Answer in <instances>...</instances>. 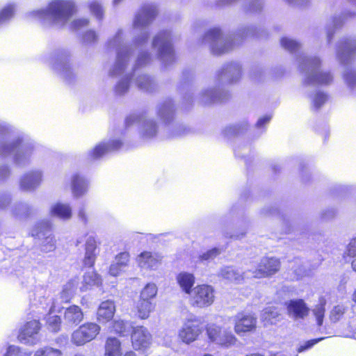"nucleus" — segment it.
I'll return each mask as SVG.
<instances>
[{
  "label": "nucleus",
  "mask_w": 356,
  "mask_h": 356,
  "mask_svg": "<svg viewBox=\"0 0 356 356\" xmlns=\"http://www.w3.org/2000/svg\"><path fill=\"white\" fill-rule=\"evenodd\" d=\"M157 13L156 6L154 3H148L142 6L134 17L133 27L134 29L140 30V34L134 40V48L138 52L134 65V70L145 66L151 60L149 54L143 50V47L147 44L149 36L146 28L153 22Z\"/></svg>",
  "instance_id": "obj_1"
},
{
  "label": "nucleus",
  "mask_w": 356,
  "mask_h": 356,
  "mask_svg": "<svg viewBox=\"0 0 356 356\" xmlns=\"http://www.w3.org/2000/svg\"><path fill=\"white\" fill-rule=\"evenodd\" d=\"M0 157H11L19 166L30 163L34 147L31 143L25 142L18 138L10 139L9 129L4 122H0Z\"/></svg>",
  "instance_id": "obj_2"
},
{
  "label": "nucleus",
  "mask_w": 356,
  "mask_h": 356,
  "mask_svg": "<svg viewBox=\"0 0 356 356\" xmlns=\"http://www.w3.org/2000/svg\"><path fill=\"white\" fill-rule=\"evenodd\" d=\"M76 12V6L70 0H54L50 2L46 9L32 10L26 14L29 19L49 22L61 28L64 26Z\"/></svg>",
  "instance_id": "obj_3"
},
{
  "label": "nucleus",
  "mask_w": 356,
  "mask_h": 356,
  "mask_svg": "<svg viewBox=\"0 0 356 356\" xmlns=\"http://www.w3.org/2000/svg\"><path fill=\"white\" fill-rule=\"evenodd\" d=\"M241 67L238 63H232L218 72L215 85L202 89L196 99L201 103L207 104L222 99V86L236 81L241 76Z\"/></svg>",
  "instance_id": "obj_4"
},
{
  "label": "nucleus",
  "mask_w": 356,
  "mask_h": 356,
  "mask_svg": "<svg viewBox=\"0 0 356 356\" xmlns=\"http://www.w3.org/2000/svg\"><path fill=\"white\" fill-rule=\"evenodd\" d=\"M106 46L108 50L116 51V60L110 70V74L111 76L122 74L129 63L130 57L133 53V48L127 44L122 29H118L113 36L109 38Z\"/></svg>",
  "instance_id": "obj_5"
},
{
  "label": "nucleus",
  "mask_w": 356,
  "mask_h": 356,
  "mask_svg": "<svg viewBox=\"0 0 356 356\" xmlns=\"http://www.w3.org/2000/svg\"><path fill=\"white\" fill-rule=\"evenodd\" d=\"M300 68L304 73L306 84L328 85L333 76L330 72L321 69V61L317 56L302 58L300 60Z\"/></svg>",
  "instance_id": "obj_6"
},
{
  "label": "nucleus",
  "mask_w": 356,
  "mask_h": 356,
  "mask_svg": "<svg viewBox=\"0 0 356 356\" xmlns=\"http://www.w3.org/2000/svg\"><path fill=\"white\" fill-rule=\"evenodd\" d=\"M202 43L209 47L215 55H221L230 51L235 42L230 36L222 34L218 28L209 29L202 39Z\"/></svg>",
  "instance_id": "obj_7"
},
{
  "label": "nucleus",
  "mask_w": 356,
  "mask_h": 356,
  "mask_svg": "<svg viewBox=\"0 0 356 356\" xmlns=\"http://www.w3.org/2000/svg\"><path fill=\"white\" fill-rule=\"evenodd\" d=\"M152 46L156 51L159 59L165 65L173 61L174 51L170 31H163L156 34L153 38Z\"/></svg>",
  "instance_id": "obj_8"
},
{
  "label": "nucleus",
  "mask_w": 356,
  "mask_h": 356,
  "mask_svg": "<svg viewBox=\"0 0 356 356\" xmlns=\"http://www.w3.org/2000/svg\"><path fill=\"white\" fill-rule=\"evenodd\" d=\"M126 124L127 126L137 124L140 135L145 140L154 138L158 132V126L146 113L129 115L126 120Z\"/></svg>",
  "instance_id": "obj_9"
},
{
  "label": "nucleus",
  "mask_w": 356,
  "mask_h": 356,
  "mask_svg": "<svg viewBox=\"0 0 356 356\" xmlns=\"http://www.w3.org/2000/svg\"><path fill=\"white\" fill-rule=\"evenodd\" d=\"M203 332L200 322L193 316L186 318L178 330V338L189 345L198 339Z\"/></svg>",
  "instance_id": "obj_10"
},
{
  "label": "nucleus",
  "mask_w": 356,
  "mask_h": 356,
  "mask_svg": "<svg viewBox=\"0 0 356 356\" xmlns=\"http://www.w3.org/2000/svg\"><path fill=\"white\" fill-rule=\"evenodd\" d=\"M190 296L191 305L198 308L208 307L215 300L214 289L207 284L196 286L193 289Z\"/></svg>",
  "instance_id": "obj_11"
},
{
  "label": "nucleus",
  "mask_w": 356,
  "mask_h": 356,
  "mask_svg": "<svg viewBox=\"0 0 356 356\" xmlns=\"http://www.w3.org/2000/svg\"><path fill=\"white\" fill-rule=\"evenodd\" d=\"M100 326L95 323H86L79 326L71 334V342L77 346H83L92 341L99 334Z\"/></svg>",
  "instance_id": "obj_12"
},
{
  "label": "nucleus",
  "mask_w": 356,
  "mask_h": 356,
  "mask_svg": "<svg viewBox=\"0 0 356 356\" xmlns=\"http://www.w3.org/2000/svg\"><path fill=\"white\" fill-rule=\"evenodd\" d=\"M209 339L213 343L225 348H229L236 344L237 338L232 332L223 329L216 324H209L206 328Z\"/></svg>",
  "instance_id": "obj_13"
},
{
  "label": "nucleus",
  "mask_w": 356,
  "mask_h": 356,
  "mask_svg": "<svg viewBox=\"0 0 356 356\" xmlns=\"http://www.w3.org/2000/svg\"><path fill=\"white\" fill-rule=\"evenodd\" d=\"M280 262L275 257H264L261 259L257 268L252 271V277L262 278L270 277L279 271Z\"/></svg>",
  "instance_id": "obj_14"
},
{
  "label": "nucleus",
  "mask_w": 356,
  "mask_h": 356,
  "mask_svg": "<svg viewBox=\"0 0 356 356\" xmlns=\"http://www.w3.org/2000/svg\"><path fill=\"white\" fill-rule=\"evenodd\" d=\"M234 332L241 335L243 333L250 332L257 327V318L252 314L241 312L234 317Z\"/></svg>",
  "instance_id": "obj_15"
},
{
  "label": "nucleus",
  "mask_w": 356,
  "mask_h": 356,
  "mask_svg": "<svg viewBox=\"0 0 356 356\" xmlns=\"http://www.w3.org/2000/svg\"><path fill=\"white\" fill-rule=\"evenodd\" d=\"M40 329V325L38 321H29L21 328L18 339L22 343L25 344H35L39 341L38 334Z\"/></svg>",
  "instance_id": "obj_16"
},
{
  "label": "nucleus",
  "mask_w": 356,
  "mask_h": 356,
  "mask_svg": "<svg viewBox=\"0 0 356 356\" xmlns=\"http://www.w3.org/2000/svg\"><path fill=\"white\" fill-rule=\"evenodd\" d=\"M162 257L157 253L144 251L139 254L136 258L138 266L142 270H156L161 264Z\"/></svg>",
  "instance_id": "obj_17"
},
{
  "label": "nucleus",
  "mask_w": 356,
  "mask_h": 356,
  "mask_svg": "<svg viewBox=\"0 0 356 356\" xmlns=\"http://www.w3.org/2000/svg\"><path fill=\"white\" fill-rule=\"evenodd\" d=\"M287 315L295 320L304 319L309 312V308L302 299H292L284 303Z\"/></svg>",
  "instance_id": "obj_18"
},
{
  "label": "nucleus",
  "mask_w": 356,
  "mask_h": 356,
  "mask_svg": "<svg viewBox=\"0 0 356 356\" xmlns=\"http://www.w3.org/2000/svg\"><path fill=\"white\" fill-rule=\"evenodd\" d=\"M122 145L121 140L117 139L100 143L88 152V156L90 159H98L109 152L118 149Z\"/></svg>",
  "instance_id": "obj_19"
},
{
  "label": "nucleus",
  "mask_w": 356,
  "mask_h": 356,
  "mask_svg": "<svg viewBox=\"0 0 356 356\" xmlns=\"http://www.w3.org/2000/svg\"><path fill=\"white\" fill-rule=\"evenodd\" d=\"M131 340L132 345L135 349H145L150 345L152 337L146 327L138 326L134 329Z\"/></svg>",
  "instance_id": "obj_20"
},
{
  "label": "nucleus",
  "mask_w": 356,
  "mask_h": 356,
  "mask_svg": "<svg viewBox=\"0 0 356 356\" xmlns=\"http://www.w3.org/2000/svg\"><path fill=\"white\" fill-rule=\"evenodd\" d=\"M42 180V172L33 170L24 174L19 180V187L24 191H33L38 188Z\"/></svg>",
  "instance_id": "obj_21"
},
{
  "label": "nucleus",
  "mask_w": 356,
  "mask_h": 356,
  "mask_svg": "<svg viewBox=\"0 0 356 356\" xmlns=\"http://www.w3.org/2000/svg\"><path fill=\"white\" fill-rule=\"evenodd\" d=\"M129 258L130 255L127 252H122L117 254L109 267V274L114 277L121 275L128 267Z\"/></svg>",
  "instance_id": "obj_22"
},
{
  "label": "nucleus",
  "mask_w": 356,
  "mask_h": 356,
  "mask_svg": "<svg viewBox=\"0 0 356 356\" xmlns=\"http://www.w3.org/2000/svg\"><path fill=\"white\" fill-rule=\"evenodd\" d=\"M156 307V303L150 300L138 298L134 304V312L140 319H147Z\"/></svg>",
  "instance_id": "obj_23"
},
{
  "label": "nucleus",
  "mask_w": 356,
  "mask_h": 356,
  "mask_svg": "<svg viewBox=\"0 0 356 356\" xmlns=\"http://www.w3.org/2000/svg\"><path fill=\"white\" fill-rule=\"evenodd\" d=\"M115 312V305L112 300L102 302L97 312V321L102 324L110 321Z\"/></svg>",
  "instance_id": "obj_24"
},
{
  "label": "nucleus",
  "mask_w": 356,
  "mask_h": 356,
  "mask_svg": "<svg viewBox=\"0 0 356 356\" xmlns=\"http://www.w3.org/2000/svg\"><path fill=\"white\" fill-rule=\"evenodd\" d=\"M356 53V39H348L341 42L337 51V57L341 63H346Z\"/></svg>",
  "instance_id": "obj_25"
},
{
  "label": "nucleus",
  "mask_w": 356,
  "mask_h": 356,
  "mask_svg": "<svg viewBox=\"0 0 356 356\" xmlns=\"http://www.w3.org/2000/svg\"><path fill=\"white\" fill-rule=\"evenodd\" d=\"M53 59V68L59 72L64 78L70 76L72 72L65 53L58 52Z\"/></svg>",
  "instance_id": "obj_26"
},
{
  "label": "nucleus",
  "mask_w": 356,
  "mask_h": 356,
  "mask_svg": "<svg viewBox=\"0 0 356 356\" xmlns=\"http://www.w3.org/2000/svg\"><path fill=\"white\" fill-rule=\"evenodd\" d=\"M86 252L83 259L85 266L91 267L95 264L97 256V243L94 237L88 236L86 241Z\"/></svg>",
  "instance_id": "obj_27"
},
{
  "label": "nucleus",
  "mask_w": 356,
  "mask_h": 356,
  "mask_svg": "<svg viewBox=\"0 0 356 356\" xmlns=\"http://www.w3.org/2000/svg\"><path fill=\"white\" fill-rule=\"evenodd\" d=\"M83 319L81 309L76 305L67 307L64 312V320L68 325H77Z\"/></svg>",
  "instance_id": "obj_28"
},
{
  "label": "nucleus",
  "mask_w": 356,
  "mask_h": 356,
  "mask_svg": "<svg viewBox=\"0 0 356 356\" xmlns=\"http://www.w3.org/2000/svg\"><path fill=\"white\" fill-rule=\"evenodd\" d=\"M101 277L95 271L90 270L83 275V281L80 289L81 291H86L92 289L95 286H99L102 284Z\"/></svg>",
  "instance_id": "obj_29"
},
{
  "label": "nucleus",
  "mask_w": 356,
  "mask_h": 356,
  "mask_svg": "<svg viewBox=\"0 0 356 356\" xmlns=\"http://www.w3.org/2000/svg\"><path fill=\"white\" fill-rule=\"evenodd\" d=\"M72 191L74 196L79 197L83 195L88 190V181L82 176L75 174L71 179Z\"/></svg>",
  "instance_id": "obj_30"
},
{
  "label": "nucleus",
  "mask_w": 356,
  "mask_h": 356,
  "mask_svg": "<svg viewBox=\"0 0 356 356\" xmlns=\"http://www.w3.org/2000/svg\"><path fill=\"white\" fill-rule=\"evenodd\" d=\"M176 280L184 293L189 295L191 293L192 288L195 282L193 274L188 272H181L177 275Z\"/></svg>",
  "instance_id": "obj_31"
},
{
  "label": "nucleus",
  "mask_w": 356,
  "mask_h": 356,
  "mask_svg": "<svg viewBox=\"0 0 356 356\" xmlns=\"http://www.w3.org/2000/svg\"><path fill=\"white\" fill-rule=\"evenodd\" d=\"M50 213L52 216L67 220L72 217V209L68 204L57 202L51 207Z\"/></svg>",
  "instance_id": "obj_32"
},
{
  "label": "nucleus",
  "mask_w": 356,
  "mask_h": 356,
  "mask_svg": "<svg viewBox=\"0 0 356 356\" xmlns=\"http://www.w3.org/2000/svg\"><path fill=\"white\" fill-rule=\"evenodd\" d=\"M104 356H122L121 343L115 337H108L105 343Z\"/></svg>",
  "instance_id": "obj_33"
},
{
  "label": "nucleus",
  "mask_w": 356,
  "mask_h": 356,
  "mask_svg": "<svg viewBox=\"0 0 356 356\" xmlns=\"http://www.w3.org/2000/svg\"><path fill=\"white\" fill-rule=\"evenodd\" d=\"M89 13L97 20L102 21L104 18L105 10L102 3L99 0H90L86 3Z\"/></svg>",
  "instance_id": "obj_34"
},
{
  "label": "nucleus",
  "mask_w": 356,
  "mask_h": 356,
  "mask_svg": "<svg viewBox=\"0 0 356 356\" xmlns=\"http://www.w3.org/2000/svg\"><path fill=\"white\" fill-rule=\"evenodd\" d=\"M38 237L42 238L41 243V250L44 252H49L56 248V240L51 235L49 230H46L45 232H40L37 234Z\"/></svg>",
  "instance_id": "obj_35"
},
{
  "label": "nucleus",
  "mask_w": 356,
  "mask_h": 356,
  "mask_svg": "<svg viewBox=\"0 0 356 356\" xmlns=\"http://www.w3.org/2000/svg\"><path fill=\"white\" fill-rule=\"evenodd\" d=\"M220 275L223 278L231 282L239 283L244 279V275L241 274L238 270L232 267H225L221 269Z\"/></svg>",
  "instance_id": "obj_36"
},
{
  "label": "nucleus",
  "mask_w": 356,
  "mask_h": 356,
  "mask_svg": "<svg viewBox=\"0 0 356 356\" xmlns=\"http://www.w3.org/2000/svg\"><path fill=\"white\" fill-rule=\"evenodd\" d=\"M11 212L15 217L22 219L30 216L33 212V208L27 203L20 202L12 207Z\"/></svg>",
  "instance_id": "obj_37"
},
{
  "label": "nucleus",
  "mask_w": 356,
  "mask_h": 356,
  "mask_svg": "<svg viewBox=\"0 0 356 356\" xmlns=\"http://www.w3.org/2000/svg\"><path fill=\"white\" fill-rule=\"evenodd\" d=\"M280 311L275 307L265 308L261 314V319L266 324H274L278 321Z\"/></svg>",
  "instance_id": "obj_38"
},
{
  "label": "nucleus",
  "mask_w": 356,
  "mask_h": 356,
  "mask_svg": "<svg viewBox=\"0 0 356 356\" xmlns=\"http://www.w3.org/2000/svg\"><path fill=\"white\" fill-rule=\"evenodd\" d=\"M158 292V288L156 284L153 282L147 283L140 291L139 298L154 302Z\"/></svg>",
  "instance_id": "obj_39"
},
{
  "label": "nucleus",
  "mask_w": 356,
  "mask_h": 356,
  "mask_svg": "<svg viewBox=\"0 0 356 356\" xmlns=\"http://www.w3.org/2000/svg\"><path fill=\"white\" fill-rule=\"evenodd\" d=\"M326 301L324 298H321L319 303L316 305L312 309V315L314 316L316 324L318 326H321L323 323L325 316Z\"/></svg>",
  "instance_id": "obj_40"
},
{
  "label": "nucleus",
  "mask_w": 356,
  "mask_h": 356,
  "mask_svg": "<svg viewBox=\"0 0 356 356\" xmlns=\"http://www.w3.org/2000/svg\"><path fill=\"white\" fill-rule=\"evenodd\" d=\"M174 108L171 101L165 102L158 108V115L165 122H168L172 118Z\"/></svg>",
  "instance_id": "obj_41"
},
{
  "label": "nucleus",
  "mask_w": 356,
  "mask_h": 356,
  "mask_svg": "<svg viewBox=\"0 0 356 356\" xmlns=\"http://www.w3.org/2000/svg\"><path fill=\"white\" fill-rule=\"evenodd\" d=\"M77 283V281L74 280H70L64 285L63 289L60 294L63 302H67L72 298L76 291Z\"/></svg>",
  "instance_id": "obj_42"
},
{
  "label": "nucleus",
  "mask_w": 356,
  "mask_h": 356,
  "mask_svg": "<svg viewBox=\"0 0 356 356\" xmlns=\"http://www.w3.org/2000/svg\"><path fill=\"white\" fill-rule=\"evenodd\" d=\"M17 5L14 3H9L5 5L0 10V24H2L10 19L15 15Z\"/></svg>",
  "instance_id": "obj_43"
},
{
  "label": "nucleus",
  "mask_w": 356,
  "mask_h": 356,
  "mask_svg": "<svg viewBox=\"0 0 356 356\" xmlns=\"http://www.w3.org/2000/svg\"><path fill=\"white\" fill-rule=\"evenodd\" d=\"M136 83L138 88L145 91H152L154 88L153 80L145 74L138 76L136 79Z\"/></svg>",
  "instance_id": "obj_44"
},
{
  "label": "nucleus",
  "mask_w": 356,
  "mask_h": 356,
  "mask_svg": "<svg viewBox=\"0 0 356 356\" xmlns=\"http://www.w3.org/2000/svg\"><path fill=\"white\" fill-rule=\"evenodd\" d=\"M131 325L128 321H124L120 318H116L113 322L112 330L122 335L129 332Z\"/></svg>",
  "instance_id": "obj_45"
},
{
  "label": "nucleus",
  "mask_w": 356,
  "mask_h": 356,
  "mask_svg": "<svg viewBox=\"0 0 356 356\" xmlns=\"http://www.w3.org/2000/svg\"><path fill=\"white\" fill-rule=\"evenodd\" d=\"M33 356H63V353L59 349L45 346L38 349Z\"/></svg>",
  "instance_id": "obj_46"
},
{
  "label": "nucleus",
  "mask_w": 356,
  "mask_h": 356,
  "mask_svg": "<svg viewBox=\"0 0 356 356\" xmlns=\"http://www.w3.org/2000/svg\"><path fill=\"white\" fill-rule=\"evenodd\" d=\"M46 322L47 327L50 331L57 332L60 330L61 324L60 316L57 315L52 316L49 314L46 318Z\"/></svg>",
  "instance_id": "obj_47"
},
{
  "label": "nucleus",
  "mask_w": 356,
  "mask_h": 356,
  "mask_svg": "<svg viewBox=\"0 0 356 356\" xmlns=\"http://www.w3.org/2000/svg\"><path fill=\"white\" fill-rule=\"evenodd\" d=\"M280 42L283 48L291 52L296 51L300 47V44L296 40L290 38H282Z\"/></svg>",
  "instance_id": "obj_48"
},
{
  "label": "nucleus",
  "mask_w": 356,
  "mask_h": 356,
  "mask_svg": "<svg viewBox=\"0 0 356 356\" xmlns=\"http://www.w3.org/2000/svg\"><path fill=\"white\" fill-rule=\"evenodd\" d=\"M343 22L341 17H334L329 21L327 27V37L328 41H330L332 35L334 34V31L332 28L337 29L340 26Z\"/></svg>",
  "instance_id": "obj_49"
},
{
  "label": "nucleus",
  "mask_w": 356,
  "mask_h": 356,
  "mask_svg": "<svg viewBox=\"0 0 356 356\" xmlns=\"http://www.w3.org/2000/svg\"><path fill=\"white\" fill-rule=\"evenodd\" d=\"M346 308L341 305H338L333 307L330 313V319L331 321L335 323L341 319L344 314Z\"/></svg>",
  "instance_id": "obj_50"
},
{
  "label": "nucleus",
  "mask_w": 356,
  "mask_h": 356,
  "mask_svg": "<svg viewBox=\"0 0 356 356\" xmlns=\"http://www.w3.org/2000/svg\"><path fill=\"white\" fill-rule=\"evenodd\" d=\"M129 76L128 75L124 76L116 84L115 91L118 95H122L125 93L129 87Z\"/></svg>",
  "instance_id": "obj_51"
},
{
  "label": "nucleus",
  "mask_w": 356,
  "mask_h": 356,
  "mask_svg": "<svg viewBox=\"0 0 356 356\" xmlns=\"http://www.w3.org/2000/svg\"><path fill=\"white\" fill-rule=\"evenodd\" d=\"M99 40L98 33L92 29L85 31L82 35V40L85 44H90L95 43Z\"/></svg>",
  "instance_id": "obj_52"
},
{
  "label": "nucleus",
  "mask_w": 356,
  "mask_h": 356,
  "mask_svg": "<svg viewBox=\"0 0 356 356\" xmlns=\"http://www.w3.org/2000/svg\"><path fill=\"white\" fill-rule=\"evenodd\" d=\"M90 24V19L88 18H78L74 19L70 24V28L74 31L81 30L86 26H88Z\"/></svg>",
  "instance_id": "obj_53"
},
{
  "label": "nucleus",
  "mask_w": 356,
  "mask_h": 356,
  "mask_svg": "<svg viewBox=\"0 0 356 356\" xmlns=\"http://www.w3.org/2000/svg\"><path fill=\"white\" fill-rule=\"evenodd\" d=\"M327 100V95L321 92H317L312 98L313 105L316 108H320Z\"/></svg>",
  "instance_id": "obj_54"
},
{
  "label": "nucleus",
  "mask_w": 356,
  "mask_h": 356,
  "mask_svg": "<svg viewBox=\"0 0 356 356\" xmlns=\"http://www.w3.org/2000/svg\"><path fill=\"white\" fill-rule=\"evenodd\" d=\"M6 356H30V355L24 351H22L19 348L11 346H9Z\"/></svg>",
  "instance_id": "obj_55"
},
{
  "label": "nucleus",
  "mask_w": 356,
  "mask_h": 356,
  "mask_svg": "<svg viewBox=\"0 0 356 356\" xmlns=\"http://www.w3.org/2000/svg\"><path fill=\"white\" fill-rule=\"evenodd\" d=\"M220 250L219 248H213L207 252L202 254L200 258L202 261H207L209 259H212L215 258L217 255H218L220 253Z\"/></svg>",
  "instance_id": "obj_56"
},
{
  "label": "nucleus",
  "mask_w": 356,
  "mask_h": 356,
  "mask_svg": "<svg viewBox=\"0 0 356 356\" xmlns=\"http://www.w3.org/2000/svg\"><path fill=\"white\" fill-rule=\"evenodd\" d=\"M344 79L350 87H353L356 84V73L352 71L346 72L344 74Z\"/></svg>",
  "instance_id": "obj_57"
},
{
  "label": "nucleus",
  "mask_w": 356,
  "mask_h": 356,
  "mask_svg": "<svg viewBox=\"0 0 356 356\" xmlns=\"http://www.w3.org/2000/svg\"><path fill=\"white\" fill-rule=\"evenodd\" d=\"M323 338L317 339H313L308 341H306L303 345H301L298 348V352L301 353L305 350H307L309 348H311L314 344L317 343L318 341H321Z\"/></svg>",
  "instance_id": "obj_58"
},
{
  "label": "nucleus",
  "mask_w": 356,
  "mask_h": 356,
  "mask_svg": "<svg viewBox=\"0 0 356 356\" xmlns=\"http://www.w3.org/2000/svg\"><path fill=\"white\" fill-rule=\"evenodd\" d=\"M347 254L353 258L356 257V238L349 243L347 247Z\"/></svg>",
  "instance_id": "obj_59"
},
{
  "label": "nucleus",
  "mask_w": 356,
  "mask_h": 356,
  "mask_svg": "<svg viewBox=\"0 0 356 356\" xmlns=\"http://www.w3.org/2000/svg\"><path fill=\"white\" fill-rule=\"evenodd\" d=\"M262 2L261 0H252L248 10L250 12H256L261 8Z\"/></svg>",
  "instance_id": "obj_60"
},
{
  "label": "nucleus",
  "mask_w": 356,
  "mask_h": 356,
  "mask_svg": "<svg viewBox=\"0 0 356 356\" xmlns=\"http://www.w3.org/2000/svg\"><path fill=\"white\" fill-rule=\"evenodd\" d=\"M10 175V170L7 166H0V181L6 179Z\"/></svg>",
  "instance_id": "obj_61"
},
{
  "label": "nucleus",
  "mask_w": 356,
  "mask_h": 356,
  "mask_svg": "<svg viewBox=\"0 0 356 356\" xmlns=\"http://www.w3.org/2000/svg\"><path fill=\"white\" fill-rule=\"evenodd\" d=\"M10 202V197L9 195H4L0 197V209H3L7 207V206Z\"/></svg>",
  "instance_id": "obj_62"
},
{
  "label": "nucleus",
  "mask_w": 356,
  "mask_h": 356,
  "mask_svg": "<svg viewBox=\"0 0 356 356\" xmlns=\"http://www.w3.org/2000/svg\"><path fill=\"white\" fill-rule=\"evenodd\" d=\"M271 119V117L270 115H265L261 118L259 119L257 127L258 128L263 127L265 124H268Z\"/></svg>",
  "instance_id": "obj_63"
},
{
  "label": "nucleus",
  "mask_w": 356,
  "mask_h": 356,
  "mask_svg": "<svg viewBox=\"0 0 356 356\" xmlns=\"http://www.w3.org/2000/svg\"><path fill=\"white\" fill-rule=\"evenodd\" d=\"M241 132L238 126H233L225 129V134H238Z\"/></svg>",
  "instance_id": "obj_64"
}]
</instances>
